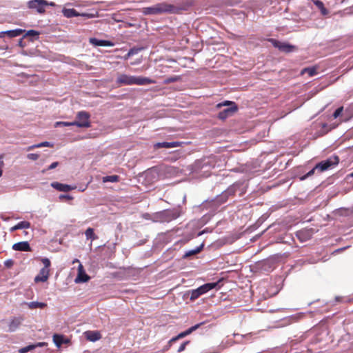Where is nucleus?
<instances>
[{
    "instance_id": "nucleus-47",
    "label": "nucleus",
    "mask_w": 353,
    "mask_h": 353,
    "mask_svg": "<svg viewBox=\"0 0 353 353\" xmlns=\"http://www.w3.org/2000/svg\"><path fill=\"white\" fill-rule=\"evenodd\" d=\"M131 56H132V54H130V50H129V51H128V54H126V57H125V59H128V57H131Z\"/></svg>"
},
{
    "instance_id": "nucleus-3",
    "label": "nucleus",
    "mask_w": 353,
    "mask_h": 353,
    "mask_svg": "<svg viewBox=\"0 0 353 353\" xmlns=\"http://www.w3.org/2000/svg\"><path fill=\"white\" fill-rule=\"evenodd\" d=\"M41 262L44 267L40 270L39 273L34 277V281L35 283L46 282L49 278L50 261L48 258H43L41 259Z\"/></svg>"
},
{
    "instance_id": "nucleus-48",
    "label": "nucleus",
    "mask_w": 353,
    "mask_h": 353,
    "mask_svg": "<svg viewBox=\"0 0 353 353\" xmlns=\"http://www.w3.org/2000/svg\"><path fill=\"white\" fill-rule=\"evenodd\" d=\"M205 232H206V230H203V231L200 232L198 234V236H201V235H202V234H204Z\"/></svg>"
},
{
    "instance_id": "nucleus-2",
    "label": "nucleus",
    "mask_w": 353,
    "mask_h": 353,
    "mask_svg": "<svg viewBox=\"0 0 353 353\" xmlns=\"http://www.w3.org/2000/svg\"><path fill=\"white\" fill-rule=\"evenodd\" d=\"M176 11V8L174 6L163 2L150 7L143 8L141 12L144 15H157L165 13H174Z\"/></svg>"
},
{
    "instance_id": "nucleus-16",
    "label": "nucleus",
    "mask_w": 353,
    "mask_h": 353,
    "mask_svg": "<svg viewBox=\"0 0 353 353\" xmlns=\"http://www.w3.org/2000/svg\"><path fill=\"white\" fill-rule=\"evenodd\" d=\"M82 265L79 266V272L77 277L75 279L76 283H84L88 281L90 279L89 276H88L83 270Z\"/></svg>"
},
{
    "instance_id": "nucleus-45",
    "label": "nucleus",
    "mask_w": 353,
    "mask_h": 353,
    "mask_svg": "<svg viewBox=\"0 0 353 353\" xmlns=\"http://www.w3.org/2000/svg\"><path fill=\"white\" fill-rule=\"evenodd\" d=\"M37 148V144H35V145H30V146H29V147L28 148V150H33L34 148Z\"/></svg>"
},
{
    "instance_id": "nucleus-32",
    "label": "nucleus",
    "mask_w": 353,
    "mask_h": 353,
    "mask_svg": "<svg viewBox=\"0 0 353 353\" xmlns=\"http://www.w3.org/2000/svg\"><path fill=\"white\" fill-rule=\"evenodd\" d=\"M343 111V107H339L334 112L333 117L334 119L338 118L342 114Z\"/></svg>"
},
{
    "instance_id": "nucleus-11",
    "label": "nucleus",
    "mask_w": 353,
    "mask_h": 353,
    "mask_svg": "<svg viewBox=\"0 0 353 353\" xmlns=\"http://www.w3.org/2000/svg\"><path fill=\"white\" fill-rule=\"evenodd\" d=\"M51 186L54 189L61 192H69L70 190L76 189V185H70L67 184L61 183L59 182H53L51 183Z\"/></svg>"
},
{
    "instance_id": "nucleus-38",
    "label": "nucleus",
    "mask_w": 353,
    "mask_h": 353,
    "mask_svg": "<svg viewBox=\"0 0 353 353\" xmlns=\"http://www.w3.org/2000/svg\"><path fill=\"white\" fill-rule=\"evenodd\" d=\"M59 199H68V200H72L73 199V197L69 194H61L59 196Z\"/></svg>"
},
{
    "instance_id": "nucleus-14",
    "label": "nucleus",
    "mask_w": 353,
    "mask_h": 353,
    "mask_svg": "<svg viewBox=\"0 0 353 353\" xmlns=\"http://www.w3.org/2000/svg\"><path fill=\"white\" fill-rule=\"evenodd\" d=\"M182 144L181 142L179 141H173V142H159L154 145V147L157 148H172L181 146Z\"/></svg>"
},
{
    "instance_id": "nucleus-41",
    "label": "nucleus",
    "mask_w": 353,
    "mask_h": 353,
    "mask_svg": "<svg viewBox=\"0 0 353 353\" xmlns=\"http://www.w3.org/2000/svg\"><path fill=\"white\" fill-rule=\"evenodd\" d=\"M4 264L6 267L10 268L13 265V261L11 259H8L5 261Z\"/></svg>"
},
{
    "instance_id": "nucleus-19",
    "label": "nucleus",
    "mask_w": 353,
    "mask_h": 353,
    "mask_svg": "<svg viewBox=\"0 0 353 353\" xmlns=\"http://www.w3.org/2000/svg\"><path fill=\"white\" fill-rule=\"evenodd\" d=\"M216 283H208L200 286L199 288L201 291V293L203 294L209 292L210 290L214 289L216 286Z\"/></svg>"
},
{
    "instance_id": "nucleus-40",
    "label": "nucleus",
    "mask_w": 353,
    "mask_h": 353,
    "mask_svg": "<svg viewBox=\"0 0 353 353\" xmlns=\"http://www.w3.org/2000/svg\"><path fill=\"white\" fill-rule=\"evenodd\" d=\"M141 50V48H131L130 50V54L132 55L137 54Z\"/></svg>"
},
{
    "instance_id": "nucleus-24",
    "label": "nucleus",
    "mask_w": 353,
    "mask_h": 353,
    "mask_svg": "<svg viewBox=\"0 0 353 353\" xmlns=\"http://www.w3.org/2000/svg\"><path fill=\"white\" fill-rule=\"evenodd\" d=\"M85 235L86 239H90L92 241L97 239V236L95 235L94 232V229L92 228H88L85 232Z\"/></svg>"
},
{
    "instance_id": "nucleus-43",
    "label": "nucleus",
    "mask_w": 353,
    "mask_h": 353,
    "mask_svg": "<svg viewBox=\"0 0 353 353\" xmlns=\"http://www.w3.org/2000/svg\"><path fill=\"white\" fill-rule=\"evenodd\" d=\"M176 80H177V77L169 78L165 81V83H168L176 81Z\"/></svg>"
},
{
    "instance_id": "nucleus-15",
    "label": "nucleus",
    "mask_w": 353,
    "mask_h": 353,
    "mask_svg": "<svg viewBox=\"0 0 353 353\" xmlns=\"http://www.w3.org/2000/svg\"><path fill=\"white\" fill-rule=\"evenodd\" d=\"M90 43L94 46H113L114 43L108 40H100L96 38H90Z\"/></svg>"
},
{
    "instance_id": "nucleus-6",
    "label": "nucleus",
    "mask_w": 353,
    "mask_h": 353,
    "mask_svg": "<svg viewBox=\"0 0 353 353\" xmlns=\"http://www.w3.org/2000/svg\"><path fill=\"white\" fill-rule=\"evenodd\" d=\"M90 115L85 111H79L77 114V121H74L75 125L79 128L90 127Z\"/></svg>"
},
{
    "instance_id": "nucleus-21",
    "label": "nucleus",
    "mask_w": 353,
    "mask_h": 353,
    "mask_svg": "<svg viewBox=\"0 0 353 353\" xmlns=\"http://www.w3.org/2000/svg\"><path fill=\"white\" fill-rule=\"evenodd\" d=\"M45 343H38L35 345H30L26 347L21 348L19 352V353H26L33 349H34L36 347H41L43 346Z\"/></svg>"
},
{
    "instance_id": "nucleus-18",
    "label": "nucleus",
    "mask_w": 353,
    "mask_h": 353,
    "mask_svg": "<svg viewBox=\"0 0 353 353\" xmlns=\"http://www.w3.org/2000/svg\"><path fill=\"white\" fill-rule=\"evenodd\" d=\"M86 338L90 341H96L101 337L100 334L95 331H88L85 332Z\"/></svg>"
},
{
    "instance_id": "nucleus-28",
    "label": "nucleus",
    "mask_w": 353,
    "mask_h": 353,
    "mask_svg": "<svg viewBox=\"0 0 353 353\" xmlns=\"http://www.w3.org/2000/svg\"><path fill=\"white\" fill-rule=\"evenodd\" d=\"M191 330H190V328H188L187 330L183 332H181L180 334H179L176 336L172 338L170 341V343L171 342H173V341H175L179 339H181V338H183L185 337V336L191 334Z\"/></svg>"
},
{
    "instance_id": "nucleus-13",
    "label": "nucleus",
    "mask_w": 353,
    "mask_h": 353,
    "mask_svg": "<svg viewBox=\"0 0 353 353\" xmlns=\"http://www.w3.org/2000/svg\"><path fill=\"white\" fill-rule=\"evenodd\" d=\"M12 249L16 251H30L31 248L28 241H21L13 244Z\"/></svg>"
},
{
    "instance_id": "nucleus-7",
    "label": "nucleus",
    "mask_w": 353,
    "mask_h": 353,
    "mask_svg": "<svg viewBox=\"0 0 353 353\" xmlns=\"http://www.w3.org/2000/svg\"><path fill=\"white\" fill-rule=\"evenodd\" d=\"M28 7L30 9L36 10L39 13H43L47 6H54L53 2L48 3L45 0H31L28 1Z\"/></svg>"
},
{
    "instance_id": "nucleus-44",
    "label": "nucleus",
    "mask_w": 353,
    "mask_h": 353,
    "mask_svg": "<svg viewBox=\"0 0 353 353\" xmlns=\"http://www.w3.org/2000/svg\"><path fill=\"white\" fill-rule=\"evenodd\" d=\"M19 230V227H18V224H17L16 225H14V226L12 227V228L10 229V231L12 232H14V231H16V230Z\"/></svg>"
},
{
    "instance_id": "nucleus-29",
    "label": "nucleus",
    "mask_w": 353,
    "mask_h": 353,
    "mask_svg": "<svg viewBox=\"0 0 353 353\" xmlns=\"http://www.w3.org/2000/svg\"><path fill=\"white\" fill-rule=\"evenodd\" d=\"M307 73L310 77H312L316 74V70L315 68H305L301 71V74Z\"/></svg>"
},
{
    "instance_id": "nucleus-35",
    "label": "nucleus",
    "mask_w": 353,
    "mask_h": 353,
    "mask_svg": "<svg viewBox=\"0 0 353 353\" xmlns=\"http://www.w3.org/2000/svg\"><path fill=\"white\" fill-rule=\"evenodd\" d=\"M188 343H189V341H187L183 342V343L180 345V347H179V349H178L177 352H183V351L185 349V347H186L187 344H188Z\"/></svg>"
},
{
    "instance_id": "nucleus-49",
    "label": "nucleus",
    "mask_w": 353,
    "mask_h": 353,
    "mask_svg": "<svg viewBox=\"0 0 353 353\" xmlns=\"http://www.w3.org/2000/svg\"><path fill=\"white\" fill-rule=\"evenodd\" d=\"M2 175V171L0 170V176Z\"/></svg>"
},
{
    "instance_id": "nucleus-5",
    "label": "nucleus",
    "mask_w": 353,
    "mask_h": 353,
    "mask_svg": "<svg viewBox=\"0 0 353 353\" xmlns=\"http://www.w3.org/2000/svg\"><path fill=\"white\" fill-rule=\"evenodd\" d=\"M339 163V157L337 156H333L330 158L322 161L316 165V168L320 172L327 170L332 168L333 166L337 165Z\"/></svg>"
},
{
    "instance_id": "nucleus-33",
    "label": "nucleus",
    "mask_w": 353,
    "mask_h": 353,
    "mask_svg": "<svg viewBox=\"0 0 353 353\" xmlns=\"http://www.w3.org/2000/svg\"><path fill=\"white\" fill-rule=\"evenodd\" d=\"M315 170H317V168H316V166H315L313 169H312L310 172H308L307 173V174H305V176H302V177L301 178V180H304V179H305L307 177L312 176V175L314 173Z\"/></svg>"
},
{
    "instance_id": "nucleus-31",
    "label": "nucleus",
    "mask_w": 353,
    "mask_h": 353,
    "mask_svg": "<svg viewBox=\"0 0 353 353\" xmlns=\"http://www.w3.org/2000/svg\"><path fill=\"white\" fill-rule=\"evenodd\" d=\"M18 227L20 229H28L30 227V223L28 221H21L17 223Z\"/></svg>"
},
{
    "instance_id": "nucleus-22",
    "label": "nucleus",
    "mask_w": 353,
    "mask_h": 353,
    "mask_svg": "<svg viewBox=\"0 0 353 353\" xmlns=\"http://www.w3.org/2000/svg\"><path fill=\"white\" fill-rule=\"evenodd\" d=\"M203 248V244H201L199 246L196 247V248L187 251L184 254V257H188V256L196 254L197 253H199L201 251Z\"/></svg>"
},
{
    "instance_id": "nucleus-50",
    "label": "nucleus",
    "mask_w": 353,
    "mask_h": 353,
    "mask_svg": "<svg viewBox=\"0 0 353 353\" xmlns=\"http://www.w3.org/2000/svg\"><path fill=\"white\" fill-rule=\"evenodd\" d=\"M3 34H0V37H2Z\"/></svg>"
},
{
    "instance_id": "nucleus-34",
    "label": "nucleus",
    "mask_w": 353,
    "mask_h": 353,
    "mask_svg": "<svg viewBox=\"0 0 353 353\" xmlns=\"http://www.w3.org/2000/svg\"><path fill=\"white\" fill-rule=\"evenodd\" d=\"M28 159L36 161L39 158V154L34 153H30L27 155Z\"/></svg>"
},
{
    "instance_id": "nucleus-36",
    "label": "nucleus",
    "mask_w": 353,
    "mask_h": 353,
    "mask_svg": "<svg viewBox=\"0 0 353 353\" xmlns=\"http://www.w3.org/2000/svg\"><path fill=\"white\" fill-rule=\"evenodd\" d=\"M26 35H28V36H32V37H37L39 35V32L34 30H28L26 33Z\"/></svg>"
},
{
    "instance_id": "nucleus-8",
    "label": "nucleus",
    "mask_w": 353,
    "mask_h": 353,
    "mask_svg": "<svg viewBox=\"0 0 353 353\" xmlns=\"http://www.w3.org/2000/svg\"><path fill=\"white\" fill-rule=\"evenodd\" d=\"M23 321L24 318L22 316L11 317L8 321V329L6 331L9 332H15Z\"/></svg>"
},
{
    "instance_id": "nucleus-51",
    "label": "nucleus",
    "mask_w": 353,
    "mask_h": 353,
    "mask_svg": "<svg viewBox=\"0 0 353 353\" xmlns=\"http://www.w3.org/2000/svg\"><path fill=\"white\" fill-rule=\"evenodd\" d=\"M351 176L353 177V172L351 174Z\"/></svg>"
},
{
    "instance_id": "nucleus-4",
    "label": "nucleus",
    "mask_w": 353,
    "mask_h": 353,
    "mask_svg": "<svg viewBox=\"0 0 353 353\" xmlns=\"http://www.w3.org/2000/svg\"><path fill=\"white\" fill-rule=\"evenodd\" d=\"M225 105L228 107L224 109L223 111L220 112L219 114V118L222 120L225 119L228 117L232 115L235 112L237 111L238 109L236 105L234 102L230 101H225L222 103H219L217 107L220 108Z\"/></svg>"
},
{
    "instance_id": "nucleus-46",
    "label": "nucleus",
    "mask_w": 353,
    "mask_h": 353,
    "mask_svg": "<svg viewBox=\"0 0 353 353\" xmlns=\"http://www.w3.org/2000/svg\"><path fill=\"white\" fill-rule=\"evenodd\" d=\"M303 234V232H299L297 233V236H298L299 238H300V239H301V236Z\"/></svg>"
},
{
    "instance_id": "nucleus-39",
    "label": "nucleus",
    "mask_w": 353,
    "mask_h": 353,
    "mask_svg": "<svg viewBox=\"0 0 353 353\" xmlns=\"http://www.w3.org/2000/svg\"><path fill=\"white\" fill-rule=\"evenodd\" d=\"M203 324V323L202 322V323L196 324V325L192 326L191 327H190V330H191V332L195 331L196 329H198Z\"/></svg>"
},
{
    "instance_id": "nucleus-12",
    "label": "nucleus",
    "mask_w": 353,
    "mask_h": 353,
    "mask_svg": "<svg viewBox=\"0 0 353 353\" xmlns=\"http://www.w3.org/2000/svg\"><path fill=\"white\" fill-rule=\"evenodd\" d=\"M162 215L164 218V221H170L178 218L180 216V212L177 210H165L162 212Z\"/></svg>"
},
{
    "instance_id": "nucleus-10",
    "label": "nucleus",
    "mask_w": 353,
    "mask_h": 353,
    "mask_svg": "<svg viewBox=\"0 0 353 353\" xmlns=\"http://www.w3.org/2000/svg\"><path fill=\"white\" fill-rule=\"evenodd\" d=\"M62 12H63V16L67 18H72L74 17H79V16L86 17L88 18L91 17L90 14H86V13L80 14L76 10H74L73 8H64V9H63Z\"/></svg>"
},
{
    "instance_id": "nucleus-37",
    "label": "nucleus",
    "mask_w": 353,
    "mask_h": 353,
    "mask_svg": "<svg viewBox=\"0 0 353 353\" xmlns=\"http://www.w3.org/2000/svg\"><path fill=\"white\" fill-rule=\"evenodd\" d=\"M48 146H52V144L48 141H45V142H42L39 144H37V147H38V148L48 147Z\"/></svg>"
},
{
    "instance_id": "nucleus-26",
    "label": "nucleus",
    "mask_w": 353,
    "mask_h": 353,
    "mask_svg": "<svg viewBox=\"0 0 353 353\" xmlns=\"http://www.w3.org/2000/svg\"><path fill=\"white\" fill-rule=\"evenodd\" d=\"M119 176L117 175H110V176H106L103 177V182L107 183V182H111V183H115L119 181Z\"/></svg>"
},
{
    "instance_id": "nucleus-9",
    "label": "nucleus",
    "mask_w": 353,
    "mask_h": 353,
    "mask_svg": "<svg viewBox=\"0 0 353 353\" xmlns=\"http://www.w3.org/2000/svg\"><path fill=\"white\" fill-rule=\"evenodd\" d=\"M270 41L275 48H277L279 50L282 52H290L293 51V50L295 48L294 46L290 45L287 43L281 42L276 39H271Z\"/></svg>"
},
{
    "instance_id": "nucleus-27",
    "label": "nucleus",
    "mask_w": 353,
    "mask_h": 353,
    "mask_svg": "<svg viewBox=\"0 0 353 353\" xmlns=\"http://www.w3.org/2000/svg\"><path fill=\"white\" fill-rule=\"evenodd\" d=\"M203 294L201 293V291L199 288V287L195 290H192L190 292V299L191 300H195L198 297H199Z\"/></svg>"
},
{
    "instance_id": "nucleus-25",
    "label": "nucleus",
    "mask_w": 353,
    "mask_h": 353,
    "mask_svg": "<svg viewBox=\"0 0 353 353\" xmlns=\"http://www.w3.org/2000/svg\"><path fill=\"white\" fill-rule=\"evenodd\" d=\"M314 4L319 9H320L323 15H327L328 14V10L324 7L323 3L322 1L316 0L314 1Z\"/></svg>"
},
{
    "instance_id": "nucleus-17",
    "label": "nucleus",
    "mask_w": 353,
    "mask_h": 353,
    "mask_svg": "<svg viewBox=\"0 0 353 353\" xmlns=\"http://www.w3.org/2000/svg\"><path fill=\"white\" fill-rule=\"evenodd\" d=\"M23 31L24 30H23L21 29H14V30H7V31H3V32H1L0 34H6L9 37L12 38V37H16L21 35Z\"/></svg>"
},
{
    "instance_id": "nucleus-42",
    "label": "nucleus",
    "mask_w": 353,
    "mask_h": 353,
    "mask_svg": "<svg viewBox=\"0 0 353 353\" xmlns=\"http://www.w3.org/2000/svg\"><path fill=\"white\" fill-rule=\"evenodd\" d=\"M59 165V163L58 162H53L52 163H51L50 165V166L48 167V170H52V169H54L57 165Z\"/></svg>"
},
{
    "instance_id": "nucleus-23",
    "label": "nucleus",
    "mask_w": 353,
    "mask_h": 353,
    "mask_svg": "<svg viewBox=\"0 0 353 353\" xmlns=\"http://www.w3.org/2000/svg\"><path fill=\"white\" fill-rule=\"evenodd\" d=\"M53 341L58 347H59L63 343H66V341H64L62 335L57 334L53 336Z\"/></svg>"
},
{
    "instance_id": "nucleus-20",
    "label": "nucleus",
    "mask_w": 353,
    "mask_h": 353,
    "mask_svg": "<svg viewBox=\"0 0 353 353\" xmlns=\"http://www.w3.org/2000/svg\"><path fill=\"white\" fill-rule=\"evenodd\" d=\"M27 305L30 309L44 308L47 306L46 303L38 301L29 302Z\"/></svg>"
},
{
    "instance_id": "nucleus-30",
    "label": "nucleus",
    "mask_w": 353,
    "mask_h": 353,
    "mask_svg": "<svg viewBox=\"0 0 353 353\" xmlns=\"http://www.w3.org/2000/svg\"><path fill=\"white\" fill-rule=\"evenodd\" d=\"M75 125L74 121L73 122H64V121H58L55 123L54 126H72Z\"/></svg>"
},
{
    "instance_id": "nucleus-1",
    "label": "nucleus",
    "mask_w": 353,
    "mask_h": 353,
    "mask_svg": "<svg viewBox=\"0 0 353 353\" xmlns=\"http://www.w3.org/2000/svg\"><path fill=\"white\" fill-rule=\"evenodd\" d=\"M117 83L119 85H148L154 83L155 81L141 76H130L125 74H119L117 79Z\"/></svg>"
}]
</instances>
